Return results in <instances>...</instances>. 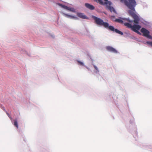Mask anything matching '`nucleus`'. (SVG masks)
<instances>
[{"label":"nucleus","instance_id":"nucleus-1","mask_svg":"<svg viewBox=\"0 0 152 152\" xmlns=\"http://www.w3.org/2000/svg\"><path fill=\"white\" fill-rule=\"evenodd\" d=\"M92 18L94 20L96 24L99 26H103L105 28H108L110 31H115L116 33L121 35H122L123 34L122 32L117 29H115L112 26H109V23H108L104 22L102 19L94 16H93Z\"/></svg>","mask_w":152,"mask_h":152},{"label":"nucleus","instance_id":"nucleus-2","mask_svg":"<svg viewBox=\"0 0 152 152\" xmlns=\"http://www.w3.org/2000/svg\"><path fill=\"white\" fill-rule=\"evenodd\" d=\"M131 2V5L132 8H129L131 10L129 11V13L132 17L136 16L137 15L135 13V10L134 7L136 5V2L135 0H129Z\"/></svg>","mask_w":152,"mask_h":152},{"label":"nucleus","instance_id":"nucleus-3","mask_svg":"<svg viewBox=\"0 0 152 152\" xmlns=\"http://www.w3.org/2000/svg\"><path fill=\"white\" fill-rule=\"evenodd\" d=\"M124 25L128 28H130L134 32L137 30H139L141 28V26L140 25L137 24L132 26L131 24L129 23H124Z\"/></svg>","mask_w":152,"mask_h":152},{"label":"nucleus","instance_id":"nucleus-4","mask_svg":"<svg viewBox=\"0 0 152 152\" xmlns=\"http://www.w3.org/2000/svg\"><path fill=\"white\" fill-rule=\"evenodd\" d=\"M140 31L143 33V36L151 39H152V37L149 34L150 33L149 31L145 28H142L141 29Z\"/></svg>","mask_w":152,"mask_h":152},{"label":"nucleus","instance_id":"nucleus-5","mask_svg":"<svg viewBox=\"0 0 152 152\" xmlns=\"http://www.w3.org/2000/svg\"><path fill=\"white\" fill-rule=\"evenodd\" d=\"M122 20L120 19H116L115 20V21L116 22H118L119 23H123V21L122 20H126L129 23H131L132 22V20H130L129 18H122Z\"/></svg>","mask_w":152,"mask_h":152},{"label":"nucleus","instance_id":"nucleus-6","mask_svg":"<svg viewBox=\"0 0 152 152\" xmlns=\"http://www.w3.org/2000/svg\"><path fill=\"white\" fill-rule=\"evenodd\" d=\"M120 1L121 2H124L125 4L127 6L128 8H132V5H131V1L128 0V1L127 0H120Z\"/></svg>","mask_w":152,"mask_h":152},{"label":"nucleus","instance_id":"nucleus-7","mask_svg":"<svg viewBox=\"0 0 152 152\" xmlns=\"http://www.w3.org/2000/svg\"><path fill=\"white\" fill-rule=\"evenodd\" d=\"M107 50L110 52H112L114 53H117V51L113 48L110 46H107L106 47Z\"/></svg>","mask_w":152,"mask_h":152},{"label":"nucleus","instance_id":"nucleus-8","mask_svg":"<svg viewBox=\"0 0 152 152\" xmlns=\"http://www.w3.org/2000/svg\"><path fill=\"white\" fill-rule=\"evenodd\" d=\"M77 15L78 17L83 19H87L88 18L87 16L84 15L83 13H77Z\"/></svg>","mask_w":152,"mask_h":152},{"label":"nucleus","instance_id":"nucleus-9","mask_svg":"<svg viewBox=\"0 0 152 152\" xmlns=\"http://www.w3.org/2000/svg\"><path fill=\"white\" fill-rule=\"evenodd\" d=\"M85 6L87 8L91 10H93L95 8L94 6L88 3H86L85 4Z\"/></svg>","mask_w":152,"mask_h":152},{"label":"nucleus","instance_id":"nucleus-10","mask_svg":"<svg viewBox=\"0 0 152 152\" xmlns=\"http://www.w3.org/2000/svg\"><path fill=\"white\" fill-rule=\"evenodd\" d=\"M133 18L134 19V20H133L134 22L135 23L138 24L140 20V19L139 17L136 15Z\"/></svg>","mask_w":152,"mask_h":152},{"label":"nucleus","instance_id":"nucleus-11","mask_svg":"<svg viewBox=\"0 0 152 152\" xmlns=\"http://www.w3.org/2000/svg\"><path fill=\"white\" fill-rule=\"evenodd\" d=\"M64 15L66 17L71 19H76L77 18L71 15L68 14L64 13Z\"/></svg>","mask_w":152,"mask_h":152},{"label":"nucleus","instance_id":"nucleus-12","mask_svg":"<svg viewBox=\"0 0 152 152\" xmlns=\"http://www.w3.org/2000/svg\"><path fill=\"white\" fill-rule=\"evenodd\" d=\"M13 121L14 122L13 124V125L17 128H18V125L17 119H15Z\"/></svg>","mask_w":152,"mask_h":152},{"label":"nucleus","instance_id":"nucleus-13","mask_svg":"<svg viewBox=\"0 0 152 152\" xmlns=\"http://www.w3.org/2000/svg\"><path fill=\"white\" fill-rule=\"evenodd\" d=\"M67 10L73 12H75V9L74 8L69 7H68V8H67Z\"/></svg>","mask_w":152,"mask_h":152},{"label":"nucleus","instance_id":"nucleus-14","mask_svg":"<svg viewBox=\"0 0 152 152\" xmlns=\"http://www.w3.org/2000/svg\"><path fill=\"white\" fill-rule=\"evenodd\" d=\"M60 5L62 7L67 10V8H68V7L64 5L60 4Z\"/></svg>","mask_w":152,"mask_h":152},{"label":"nucleus","instance_id":"nucleus-15","mask_svg":"<svg viewBox=\"0 0 152 152\" xmlns=\"http://www.w3.org/2000/svg\"><path fill=\"white\" fill-rule=\"evenodd\" d=\"M77 61V62L78 63V64H80L82 66H84V64L81 61Z\"/></svg>","mask_w":152,"mask_h":152},{"label":"nucleus","instance_id":"nucleus-16","mask_svg":"<svg viewBox=\"0 0 152 152\" xmlns=\"http://www.w3.org/2000/svg\"><path fill=\"white\" fill-rule=\"evenodd\" d=\"M6 113L7 114V115L10 118V119L11 120H12V117L10 116V115L7 112H6Z\"/></svg>","mask_w":152,"mask_h":152},{"label":"nucleus","instance_id":"nucleus-17","mask_svg":"<svg viewBox=\"0 0 152 152\" xmlns=\"http://www.w3.org/2000/svg\"><path fill=\"white\" fill-rule=\"evenodd\" d=\"M94 66L96 70H97L98 72L99 71L98 69L96 66L94 65Z\"/></svg>","mask_w":152,"mask_h":152},{"label":"nucleus","instance_id":"nucleus-18","mask_svg":"<svg viewBox=\"0 0 152 152\" xmlns=\"http://www.w3.org/2000/svg\"><path fill=\"white\" fill-rule=\"evenodd\" d=\"M147 43L152 46V42H147Z\"/></svg>","mask_w":152,"mask_h":152},{"label":"nucleus","instance_id":"nucleus-19","mask_svg":"<svg viewBox=\"0 0 152 152\" xmlns=\"http://www.w3.org/2000/svg\"><path fill=\"white\" fill-rule=\"evenodd\" d=\"M138 30H137V31H136L135 32L136 33H137L138 34H141V33L140 32H139L138 31Z\"/></svg>","mask_w":152,"mask_h":152},{"label":"nucleus","instance_id":"nucleus-20","mask_svg":"<svg viewBox=\"0 0 152 152\" xmlns=\"http://www.w3.org/2000/svg\"><path fill=\"white\" fill-rule=\"evenodd\" d=\"M113 10H114V8L113 7H112V8Z\"/></svg>","mask_w":152,"mask_h":152},{"label":"nucleus","instance_id":"nucleus-21","mask_svg":"<svg viewBox=\"0 0 152 152\" xmlns=\"http://www.w3.org/2000/svg\"><path fill=\"white\" fill-rule=\"evenodd\" d=\"M101 1L100 0V1H99V2H100H100H101Z\"/></svg>","mask_w":152,"mask_h":152}]
</instances>
